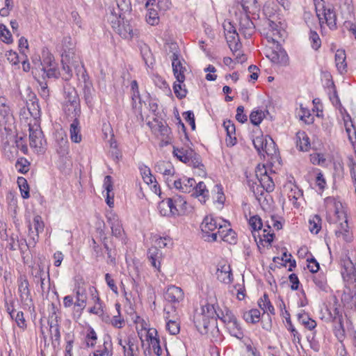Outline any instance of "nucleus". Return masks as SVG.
<instances>
[{"mask_svg":"<svg viewBox=\"0 0 356 356\" xmlns=\"http://www.w3.org/2000/svg\"><path fill=\"white\" fill-rule=\"evenodd\" d=\"M95 89L92 83L84 85L83 87V97L86 104L89 107H92L94 103Z\"/></svg>","mask_w":356,"mask_h":356,"instance_id":"c03bdc74","label":"nucleus"},{"mask_svg":"<svg viewBox=\"0 0 356 356\" xmlns=\"http://www.w3.org/2000/svg\"><path fill=\"white\" fill-rule=\"evenodd\" d=\"M343 121H344V127H345L346 132L348 136V138L353 147L354 152L356 153V149H355L356 140H354V139H356V127L349 115H347L346 117L343 118Z\"/></svg>","mask_w":356,"mask_h":356,"instance_id":"6ab92c4d","label":"nucleus"},{"mask_svg":"<svg viewBox=\"0 0 356 356\" xmlns=\"http://www.w3.org/2000/svg\"><path fill=\"white\" fill-rule=\"evenodd\" d=\"M225 38L228 45L238 42V33L236 31V26L234 24H222Z\"/></svg>","mask_w":356,"mask_h":356,"instance_id":"cd10ccee","label":"nucleus"},{"mask_svg":"<svg viewBox=\"0 0 356 356\" xmlns=\"http://www.w3.org/2000/svg\"><path fill=\"white\" fill-rule=\"evenodd\" d=\"M63 53L61 61L72 63V66H76L80 62V56L75 49V44L71 37H65L62 41Z\"/></svg>","mask_w":356,"mask_h":356,"instance_id":"423d86ee","label":"nucleus"},{"mask_svg":"<svg viewBox=\"0 0 356 356\" xmlns=\"http://www.w3.org/2000/svg\"><path fill=\"white\" fill-rule=\"evenodd\" d=\"M172 67L174 76H175L177 82H184L185 81V72L186 71V67L184 66L185 60L181 56H177L175 54L172 56Z\"/></svg>","mask_w":356,"mask_h":356,"instance_id":"f8f14e48","label":"nucleus"},{"mask_svg":"<svg viewBox=\"0 0 356 356\" xmlns=\"http://www.w3.org/2000/svg\"><path fill=\"white\" fill-rule=\"evenodd\" d=\"M49 326V332L52 339V344L56 346H58L60 341V325L58 321V316L54 313L48 320Z\"/></svg>","mask_w":356,"mask_h":356,"instance_id":"2eb2a0df","label":"nucleus"},{"mask_svg":"<svg viewBox=\"0 0 356 356\" xmlns=\"http://www.w3.org/2000/svg\"><path fill=\"white\" fill-rule=\"evenodd\" d=\"M75 102H80L75 88L70 86H64V102L63 104H73Z\"/></svg>","mask_w":356,"mask_h":356,"instance_id":"c9c22d12","label":"nucleus"},{"mask_svg":"<svg viewBox=\"0 0 356 356\" xmlns=\"http://www.w3.org/2000/svg\"><path fill=\"white\" fill-rule=\"evenodd\" d=\"M139 49L145 65L148 67H152L154 63V58L149 47L145 43H140L139 44Z\"/></svg>","mask_w":356,"mask_h":356,"instance_id":"72a5a7b5","label":"nucleus"},{"mask_svg":"<svg viewBox=\"0 0 356 356\" xmlns=\"http://www.w3.org/2000/svg\"><path fill=\"white\" fill-rule=\"evenodd\" d=\"M260 308L264 310V312H268L270 314H275V309L271 304L267 294H264L263 298H261L259 302Z\"/></svg>","mask_w":356,"mask_h":356,"instance_id":"603ef678","label":"nucleus"},{"mask_svg":"<svg viewBox=\"0 0 356 356\" xmlns=\"http://www.w3.org/2000/svg\"><path fill=\"white\" fill-rule=\"evenodd\" d=\"M107 222L111 226L112 234L117 238L120 237L123 232V229L118 216L113 213H110L107 215Z\"/></svg>","mask_w":356,"mask_h":356,"instance_id":"5701e85b","label":"nucleus"},{"mask_svg":"<svg viewBox=\"0 0 356 356\" xmlns=\"http://www.w3.org/2000/svg\"><path fill=\"white\" fill-rule=\"evenodd\" d=\"M249 225L252 227L253 232L259 231L263 227L261 219L257 215L250 217L249 220Z\"/></svg>","mask_w":356,"mask_h":356,"instance_id":"338daca9","label":"nucleus"},{"mask_svg":"<svg viewBox=\"0 0 356 356\" xmlns=\"http://www.w3.org/2000/svg\"><path fill=\"white\" fill-rule=\"evenodd\" d=\"M112 27L119 35L125 39H132L137 31L133 29L131 24H113Z\"/></svg>","mask_w":356,"mask_h":356,"instance_id":"aec40b11","label":"nucleus"},{"mask_svg":"<svg viewBox=\"0 0 356 356\" xmlns=\"http://www.w3.org/2000/svg\"><path fill=\"white\" fill-rule=\"evenodd\" d=\"M298 320L301 324L304 325L305 327L309 330H312L316 327V321L312 319L305 312L298 314Z\"/></svg>","mask_w":356,"mask_h":356,"instance_id":"de8ad7c7","label":"nucleus"},{"mask_svg":"<svg viewBox=\"0 0 356 356\" xmlns=\"http://www.w3.org/2000/svg\"><path fill=\"white\" fill-rule=\"evenodd\" d=\"M172 199V206L176 209V215L184 213L186 210L187 202L181 195L174 196Z\"/></svg>","mask_w":356,"mask_h":356,"instance_id":"ea45409f","label":"nucleus"},{"mask_svg":"<svg viewBox=\"0 0 356 356\" xmlns=\"http://www.w3.org/2000/svg\"><path fill=\"white\" fill-rule=\"evenodd\" d=\"M192 193V196L199 197V200L202 203H205L209 197V191L207 189L206 185L203 181L196 183Z\"/></svg>","mask_w":356,"mask_h":356,"instance_id":"473e14b6","label":"nucleus"},{"mask_svg":"<svg viewBox=\"0 0 356 356\" xmlns=\"http://www.w3.org/2000/svg\"><path fill=\"white\" fill-rule=\"evenodd\" d=\"M218 233V238H220L225 242L234 244L236 241V233L225 225H220Z\"/></svg>","mask_w":356,"mask_h":356,"instance_id":"a878e982","label":"nucleus"},{"mask_svg":"<svg viewBox=\"0 0 356 356\" xmlns=\"http://www.w3.org/2000/svg\"><path fill=\"white\" fill-rule=\"evenodd\" d=\"M30 162L24 157L19 158L15 163V168L19 172L26 174L29 170Z\"/></svg>","mask_w":356,"mask_h":356,"instance_id":"5fc2aeb1","label":"nucleus"},{"mask_svg":"<svg viewBox=\"0 0 356 356\" xmlns=\"http://www.w3.org/2000/svg\"><path fill=\"white\" fill-rule=\"evenodd\" d=\"M10 102L5 97L0 96V115L6 122H10L13 119V111L10 106Z\"/></svg>","mask_w":356,"mask_h":356,"instance_id":"c756f323","label":"nucleus"},{"mask_svg":"<svg viewBox=\"0 0 356 356\" xmlns=\"http://www.w3.org/2000/svg\"><path fill=\"white\" fill-rule=\"evenodd\" d=\"M55 63L53 55L48 50H43L42 60L39 59L37 62H34V67L43 70Z\"/></svg>","mask_w":356,"mask_h":356,"instance_id":"bb28decb","label":"nucleus"},{"mask_svg":"<svg viewBox=\"0 0 356 356\" xmlns=\"http://www.w3.org/2000/svg\"><path fill=\"white\" fill-rule=\"evenodd\" d=\"M147 257L152 266L160 271L162 252L156 247H152L148 250Z\"/></svg>","mask_w":356,"mask_h":356,"instance_id":"c85d7f7f","label":"nucleus"},{"mask_svg":"<svg viewBox=\"0 0 356 356\" xmlns=\"http://www.w3.org/2000/svg\"><path fill=\"white\" fill-rule=\"evenodd\" d=\"M44 224L42 221V217L39 215L35 216L33 218V225H29V244H32L33 246L38 241L39 234L42 233L44 230Z\"/></svg>","mask_w":356,"mask_h":356,"instance_id":"9b49d317","label":"nucleus"},{"mask_svg":"<svg viewBox=\"0 0 356 356\" xmlns=\"http://www.w3.org/2000/svg\"><path fill=\"white\" fill-rule=\"evenodd\" d=\"M155 170L157 172H159L164 176H173L175 174V168L172 166L171 163L165 161L158 162L155 165Z\"/></svg>","mask_w":356,"mask_h":356,"instance_id":"a19ab883","label":"nucleus"},{"mask_svg":"<svg viewBox=\"0 0 356 356\" xmlns=\"http://www.w3.org/2000/svg\"><path fill=\"white\" fill-rule=\"evenodd\" d=\"M242 10L239 8H232L229 11L230 14H234L235 18L233 20L238 22H252L259 19V16L257 0H239Z\"/></svg>","mask_w":356,"mask_h":356,"instance_id":"20e7f679","label":"nucleus"},{"mask_svg":"<svg viewBox=\"0 0 356 356\" xmlns=\"http://www.w3.org/2000/svg\"><path fill=\"white\" fill-rule=\"evenodd\" d=\"M131 99H132V106L133 107L136 106V100H138L140 103L141 99L140 96L138 85L136 80H134L131 83Z\"/></svg>","mask_w":356,"mask_h":356,"instance_id":"bf43d9fd","label":"nucleus"},{"mask_svg":"<svg viewBox=\"0 0 356 356\" xmlns=\"http://www.w3.org/2000/svg\"><path fill=\"white\" fill-rule=\"evenodd\" d=\"M135 341L136 339L134 337H128L127 341H126V345L128 346V348H127L126 346H122L124 356H134L135 351L138 350Z\"/></svg>","mask_w":356,"mask_h":356,"instance_id":"8fccbe9b","label":"nucleus"},{"mask_svg":"<svg viewBox=\"0 0 356 356\" xmlns=\"http://www.w3.org/2000/svg\"><path fill=\"white\" fill-rule=\"evenodd\" d=\"M173 155L180 161L184 163H189L192 157L195 155V151L189 147H173Z\"/></svg>","mask_w":356,"mask_h":356,"instance_id":"412c9836","label":"nucleus"},{"mask_svg":"<svg viewBox=\"0 0 356 356\" xmlns=\"http://www.w3.org/2000/svg\"><path fill=\"white\" fill-rule=\"evenodd\" d=\"M256 177L259 184L263 187V189L267 193H270L275 189V184L273 178L267 174L266 169L264 165L260 167L259 165L256 169Z\"/></svg>","mask_w":356,"mask_h":356,"instance_id":"9d476101","label":"nucleus"},{"mask_svg":"<svg viewBox=\"0 0 356 356\" xmlns=\"http://www.w3.org/2000/svg\"><path fill=\"white\" fill-rule=\"evenodd\" d=\"M316 14L319 19V22H323L322 20L325 19V22H335L336 21V15L335 13L333 12V10H331L330 9L324 10H323V18L321 17V14L318 13V10H316Z\"/></svg>","mask_w":356,"mask_h":356,"instance_id":"680f3d73","label":"nucleus"},{"mask_svg":"<svg viewBox=\"0 0 356 356\" xmlns=\"http://www.w3.org/2000/svg\"><path fill=\"white\" fill-rule=\"evenodd\" d=\"M275 143L273 140L268 136H266V139L264 143V150L261 155L266 154L268 156H273L276 154Z\"/></svg>","mask_w":356,"mask_h":356,"instance_id":"09e8293b","label":"nucleus"},{"mask_svg":"<svg viewBox=\"0 0 356 356\" xmlns=\"http://www.w3.org/2000/svg\"><path fill=\"white\" fill-rule=\"evenodd\" d=\"M42 71L48 78H58L60 74L56 63L51 65V67L44 69Z\"/></svg>","mask_w":356,"mask_h":356,"instance_id":"e2e57ef3","label":"nucleus"},{"mask_svg":"<svg viewBox=\"0 0 356 356\" xmlns=\"http://www.w3.org/2000/svg\"><path fill=\"white\" fill-rule=\"evenodd\" d=\"M341 275L345 282L341 300L344 304L356 305L354 297L356 296V269L354 264L348 257L341 260Z\"/></svg>","mask_w":356,"mask_h":356,"instance_id":"7ed1b4c3","label":"nucleus"},{"mask_svg":"<svg viewBox=\"0 0 356 356\" xmlns=\"http://www.w3.org/2000/svg\"><path fill=\"white\" fill-rule=\"evenodd\" d=\"M46 143L42 131L39 127L35 128L29 125V145L31 147L41 152L43 145Z\"/></svg>","mask_w":356,"mask_h":356,"instance_id":"1a4fd4ad","label":"nucleus"},{"mask_svg":"<svg viewBox=\"0 0 356 356\" xmlns=\"http://www.w3.org/2000/svg\"><path fill=\"white\" fill-rule=\"evenodd\" d=\"M220 225H222L218 222V219L214 218L212 216H207L204 218L200 227L203 238H204L205 241H218V231Z\"/></svg>","mask_w":356,"mask_h":356,"instance_id":"39448f33","label":"nucleus"},{"mask_svg":"<svg viewBox=\"0 0 356 356\" xmlns=\"http://www.w3.org/2000/svg\"><path fill=\"white\" fill-rule=\"evenodd\" d=\"M309 229L313 234H318L321 229V218L318 215L313 216L309 220Z\"/></svg>","mask_w":356,"mask_h":356,"instance_id":"3c124183","label":"nucleus"},{"mask_svg":"<svg viewBox=\"0 0 356 356\" xmlns=\"http://www.w3.org/2000/svg\"><path fill=\"white\" fill-rule=\"evenodd\" d=\"M159 213L163 216H168L170 215H176V209L172 206L171 198H167L161 201L158 205Z\"/></svg>","mask_w":356,"mask_h":356,"instance_id":"2f4dec72","label":"nucleus"},{"mask_svg":"<svg viewBox=\"0 0 356 356\" xmlns=\"http://www.w3.org/2000/svg\"><path fill=\"white\" fill-rule=\"evenodd\" d=\"M177 314L172 316V319H169L166 322V330L172 335H176L179 333L180 323L177 321Z\"/></svg>","mask_w":356,"mask_h":356,"instance_id":"49530a36","label":"nucleus"},{"mask_svg":"<svg viewBox=\"0 0 356 356\" xmlns=\"http://www.w3.org/2000/svg\"><path fill=\"white\" fill-rule=\"evenodd\" d=\"M217 318H220L226 325L237 320L231 311L227 310L226 313H222V316H220L213 305L207 303L202 306L201 312L195 314L193 322L197 330L202 334H206L209 332L211 326H216Z\"/></svg>","mask_w":356,"mask_h":356,"instance_id":"f257e3e1","label":"nucleus"},{"mask_svg":"<svg viewBox=\"0 0 356 356\" xmlns=\"http://www.w3.org/2000/svg\"><path fill=\"white\" fill-rule=\"evenodd\" d=\"M217 279L225 284H230L233 281V275L229 265L223 264L218 266L216 272Z\"/></svg>","mask_w":356,"mask_h":356,"instance_id":"b1692460","label":"nucleus"},{"mask_svg":"<svg viewBox=\"0 0 356 356\" xmlns=\"http://www.w3.org/2000/svg\"><path fill=\"white\" fill-rule=\"evenodd\" d=\"M196 184V181L193 178L183 177L175 180L172 183L173 186L181 191L182 193H191L194 190V186Z\"/></svg>","mask_w":356,"mask_h":356,"instance_id":"f3484780","label":"nucleus"},{"mask_svg":"<svg viewBox=\"0 0 356 356\" xmlns=\"http://www.w3.org/2000/svg\"><path fill=\"white\" fill-rule=\"evenodd\" d=\"M309 40L311 42L312 47L314 50H318L321 47V40L318 36V34L316 31L312 30L310 31Z\"/></svg>","mask_w":356,"mask_h":356,"instance_id":"69168bd1","label":"nucleus"},{"mask_svg":"<svg viewBox=\"0 0 356 356\" xmlns=\"http://www.w3.org/2000/svg\"><path fill=\"white\" fill-rule=\"evenodd\" d=\"M346 56L345 50L338 49L335 54V64L338 71L343 74L347 71Z\"/></svg>","mask_w":356,"mask_h":356,"instance_id":"f704fd0d","label":"nucleus"},{"mask_svg":"<svg viewBox=\"0 0 356 356\" xmlns=\"http://www.w3.org/2000/svg\"><path fill=\"white\" fill-rule=\"evenodd\" d=\"M164 298L171 303L179 302L184 299V292L180 287L170 286L166 289Z\"/></svg>","mask_w":356,"mask_h":356,"instance_id":"a211bd4d","label":"nucleus"},{"mask_svg":"<svg viewBox=\"0 0 356 356\" xmlns=\"http://www.w3.org/2000/svg\"><path fill=\"white\" fill-rule=\"evenodd\" d=\"M248 185L255 195L257 200L259 202H261L262 196L264 195V191L265 189H263V187L260 184H257L256 182H252L251 184V181L248 180Z\"/></svg>","mask_w":356,"mask_h":356,"instance_id":"4d7b16f0","label":"nucleus"},{"mask_svg":"<svg viewBox=\"0 0 356 356\" xmlns=\"http://www.w3.org/2000/svg\"><path fill=\"white\" fill-rule=\"evenodd\" d=\"M173 90L176 97L179 99L186 97L187 95V90L185 88L184 82L174 83Z\"/></svg>","mask_w":356,"mask_h":356,"instance_id":"6e6d98bb","label":"nucleus"},{"mask_svg":"<svg viewBox=\"0 0 356 356\" xmlns=\"http://www.w3.org/2000/svg\"><path fill=\"white\" fill-rule=\"evenodd\" d=\"M259 25L262 27H259L258 31L265 35L268 41L278 42V39H284L286 36V32L280 27L278 24H259Z\"/></svg>","mask_w":356,"mask_h":356,"instance_id":"0eeeda50","label":"nucleus"},{"mask_svg":"<svg viewBox=\"0 0 356 356\" xmlns=\"http://www.w3.org/2000/svg\"><path fill=\"white\" fill-rule=\"evenodd\" d=\"M327 310L329 312L330 319L334 323V330L336 336L337 337H343L344 329L342 321V314H340L339 310L337 307H333L332 310L331 309H327Z\"/></svg>","mask_w":356,"mask_h":356,"instance_id":"ddd939ff","label":"nucleus"},{"mask_svg":"<svg viewBox=\"0 0 356 356\" xmlns=\"http://www.w3.org/2000/svg\"><path fill=\"white\" fill-rule=\"evenodd\" d=\"M239 25V33L242 34L245 38H250L255 32L256 29L259 27H262L259 24L258 26H255V24H235V25Z\"/></svg>","mask_w":356,"mask_h":356,"instance_id":"58836bf2","label":"nucleus"},{"mask_svg":"<svg viewBox=\"0 0 356 356\" xmlns=\"http://www.w3.org/2000/svg\"><path fill=\"white\" fill-rule=\"evenodd\" d=\"M70 139L72 142L79 143L81 141V127L79 120H73L70 127Z\"/></svg>","mask_w":356,"mask_h":356,"instance_id":"e433bc0d","label":"nucleus"},{"mask_svg":"<svg viewBox=\"0 0 356 356\" xmlns=\"http://www.w3.org/2000/svg\"><path fill=\"white\" fill-rule=\"evenodd\" d=\"M18 293L22 304L31 306L33 304L29 282L26 275H21L17 279Z\"/></svg>","mask_w":356,"mask_h":356,"instance_id":"6e6552de","label":"nucleus"},{"mask_svg":"<svg viewBox=\"0 0 356 356\" xmlns=\"http://www.w3.org/2000/svg\"><path fill=\"white\" fill-rule=\"evenodd\" d=\"M264 118V113L261 110H254L250 115V120L254 125H259Z\"/></svg>","mask_w":356,"mask_h":356,"instance_id":"13d9d810","label":"nucleus"},{"mask_svg":"<svg viewBox=\"0 0 356 356\" xmlns=\"http://www.w3.org/2000/svg\"><path fill=\"white\" fill-rule=\"evenodd\" d=\"M74 290L76 298L74 306L83 309L86 307L87 300L86 289L79 283H77L75 284Z\"/></svg>","mask_w":356,"mask_h":356,"instance_id":"7c9ffc66","label":"nucleus"},{"mask_svg":"<svg viewBox=\"0 0 356 356\" xmlns=\"http://www.w3.org/2000/svg\"><path fill=\"white\" fill-rule=\"evenodd\" d=\"M27 109L31 117L36 119L40 115V108L37 97L34 95L26 102Z\"/></svg>","mask_w":356,"mask_h":356,"instance_id":"4c0bfd02","label":"nucleus"},{"mask_svg":"<svg viewBox=\"0 0 356 356\" xmlns=\"http://www.w3.org/2000/svg\"><path fill=\"white\" fill-rule=\"evenodd\" d=\"M297 147L301 151H307L310 147L309 138L304 131H299L296 134Z\"/></svg>","mask_w":356,"mask_h":356,"instance_id":"79ce46f5","label":"nucleus"},{"mask_svg":"<svg viewBox=\"0 0 356 356\" xmlns=\"http://www.w3.org/2000/svg\"><path fill=\"white\" fill-rule=\"evenodd\" d=\"M260 315L261 313L259 309H252L245 312L243 314V318L247 323L254 324L259 321Z\"/></svg>","mask_w":356,"mask_h":356,"instance_id":"a18cd8bd","label":"nucleus"},{"mask_svg":"<svg viewBox=\"0 0 356 356\" xmlns=\"http://www.w3.org/2000/svg\"><path fill=\"white\" fill-rule=\"evenodd\" d=\"M325 204L328 209L327 220L330 223L336 225L335 235L337 237H343L347 242L351 241L353 236L349 234L347 216L342 204L335 198L330 197L325 199Z\"/></svg>","mask_w":356,"mask_h":356,"instance_id":"f03ea898","label":"nucleus"},{"mask_svg":"<svg viewBox=\"0 0 356 356\" xmlns=\"http://www.w3.org/2000/svg\"><path fill=\"white\" fill-rule=\"evenodd\" d=\"M63 110L69 120H77L81 112L80 102H75L73 104H63Z\"/></svg>","mask_w":356,"mask_h":356,"instance_id":"dca6fc26","label":"nucleus"},{"mask_svg":"<svg viewBox=\"0 0 356 356\" xmlns=\"http://www.w3.org/2000/svg\"><path fill=\"white\" fill-rule=\"evenodd\" d=\"M147 337L150 339V343L152 344L154 353L157 355L160 356L162 354V350L160 346V341L158 338L152 337V332H148Z\"/></svg>","mask_w":356,"mask_h":356,"instance_id":"0e129e2a","label":"nucleus"},{"mask_svg":"<svg viewBox=\"0 0 356 356\" xmlns=\"http://www.w3.org/2000/svg\"><path fill=\"white\" fill-rule=\"evenodd\" d=\"M156 124L153 127H151L152 131L156 134H159L162 136V142L165 145H168L171 143V129L168 126L166 122L154 120Z\"/></svg>","mask_w":356,"mask_h":356,"instance_id":"4468645a","label":"nucleus"},{"mask_svg":"<svg viewBox=\"0 0 356 356\" xmlns=\"http://www.w3.org/2000/svg\"><path fill=\"white\" fill-rule=\"evenodd\" d=\"M226 327L232 336L238 339H241L243 338V332L237 320L226 325Z\"/></svg>","mask_w":356,"mask_h":356,"instance_id":"37998d69","label":"nucleus"},{"mask_svg":"<svg viewBox=\"0 0 356 356\" xmlns=\"http://www.w3.org/2000/svg\"><path fill=\"white\" fill-rule=\"evenodd\" d=\"M61 63L63 65V68H62V73H60V75L62 76V78L64 80L68 81L72 76V70L70 67V65H72V63H65L63 61H61Z\"/></svg>","mask_w":356,"mask_h":356,"instance_id":"774afa93","label":"nucleus"},{"mask_svg":"<svg viewBox=\"0 0 356 356\" xmlns=\"http://www.w3.org/2000/svg\"><path fill=\"white\" fill-rule=\"evenodd\" d=\"M267 57L272 63L282 66H287L289 63V56L284 49H280L279 51H272Z\"/></svg>","mask_w":356,"mask_h":356,"instance_id":"4be33fe9","label":"nucleus"},{"mask_svg":"<svg viewBox=\"0 0 356 356\" xmlns=\"http://www.w3.org/2000/svg\"><path fill=\"white\" fill-rule=\"evenodd\" d=\"M17 184L19 187L22 197L24 199H27L29 197V186L26 179L24 177H18L17 179Z\"/></svg>","mask_w":356,"mask_h":356,"instance_id":"864d4df0","label":"nucleus"},{"mask_svg":"<svg viewBox=\"0 0 356 356\" xmlns=\"http://www.w3.org/2000/svg\"><path fill=\"white\" fill-rule=\"evenodd\" d=\"M223 127L227 132L226 144L228 147H232L237 142L235 125L232 121L226 120L223 122Z\"/></svg>","mask_w":356,"mask_h":356,"instance_id":"393cba45","label":"nucleus"},{"mask_svg":"<svg viewBox=\"0 0 356 356\" xmlns=\"http://www.w3.org/2000/svg\"><path fill=\"white\" fill-rule=\"evenodd\" d=\"M0 38L1 40L6 44L13 42L12 35L4 24H0Z\"/></svg>","mask_w":356,"mask_h":356,"instance_id":"052dcab7","label":"nucleus"}]
</instances>
